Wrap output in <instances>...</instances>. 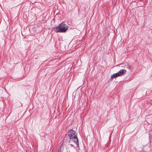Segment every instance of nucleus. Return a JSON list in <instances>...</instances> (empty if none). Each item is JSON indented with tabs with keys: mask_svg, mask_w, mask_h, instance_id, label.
<instances>
[{
	"mask_svg": "<svg viewBox=\"0 0 152 152\" xmlns=\"http://www.w3.org/2000/svg\"><path fill=\"white\" fill-rule=\"evenodd\" d=\"M68 28L66 24L62 22L58 26L54 28V31L56 33L64 32L67 30Z\"/></svg>",
	"mask_w": 152,
	"mask_h": 152,
	"instance_id": "obj_1",
	"label": "nucleus"
},
{
	"mask_svg": "<svg viewBox=\"0 0 152 152\" xmlns=\"http://www.w3.org/2000/svg\"><path fill=\"white\" fill-rule=\"evenodd\" d=\"M123 67H125L126 68H128L129 69H130V66L128 64L126 65Z\"/></svg>",
	"mask_w": 152,
	"mask_h": 152,
	"instance_id": "obj_5",
	"label": "nucleus"
},
{
	"mask_svg": "<svg viewBox=\"0 0 152 152\" xmlns=\"http://www.w3.org/2000/svg\"><path fill=\"white\" fill-rule=\"evenodd\" d=\"M118 72L114 74L111 76V78L112 79H114L115 77L119 76Z\"/></svg>",
	"mask_w": 152,
	"mask_h": 152,
	"instance_id": "obj_4",
	"label": "nucleus"
},
{
	"mask_svg": "<svg viewBox=\"0 0 152 152\" xmlns=\"http://www.w3.org/2000/svg\"><path fill=\"white\" fill-rule=\"evenodd\" d=\"M75 132L72 129H70L68 132V136L70 139H72L75 143L78 145L79 142L78 139L75 134Z\"/></svg>",
	"mask_w": 152,
	"mask_h": 152,
	"instance_id": "obj_2",
	"label": "nucleus"
},
{
	"mask_svg": "<svg viewBox=\"0 0 152 152\" xmlns=\"http://www.w3.org/2000/svg\"><path fill=\"white\" fill-rule=\"evenodd\" d=\"M126 70L125 69H122L120 71H119L118 72V73L119 75V76H121L124 75V74H126Z\"/></svg>",
	"mask_w": 152,
	"mask_h": 152,
	"instance_id": "obj_3",
	"label": "nucleus"
}]
</instances>
